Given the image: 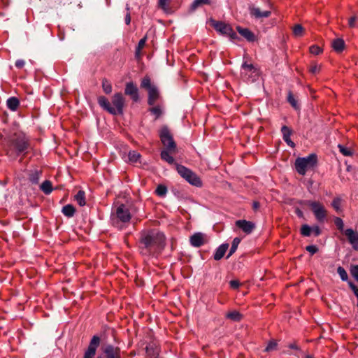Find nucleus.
I'll return each mask as SVG.
<instances>
[{"instance_id":"bb28decb","label":"nucleus","mask_w":358,"mask_h":358,"mask_svg":"<svg viewBox=\"0 0 358 358\" xmlns=\"http://www.w3.org/2000/svg\"><path fill=\"white\" fill-rule=\"evenodd\" d=\"M226 317L234 322H240L243 319V315L241 314L238 311L233 310L227 313Z\"/></svg>"},{"instance_id":"5701e85b","label":"nucleus","mask_w":358,"mask_h":358,"mask_svg":"<svg viewBox=\"0 0 358 358\" xmlns=\"http://www.w3.org/2000/svg\"><path fill=\"white\" fill-rule=\"evenodd\" d=\"M7 107L12 111H15L20 106V101L15 96H11L6 101Z\"/></svg>"},{"instance_id":"393cba45","label":"nucleus","mask_w":358,"mask_h":358,"mask_svg":"<svg viewBox=\"0 0 358 358\" xmlns=\"http://www.w3.org/2000/svg\"><path fill=\"white\" fill-rule=\"evenodd\" d=\"M62 213L67 217H72L76 213V208L73 205L67 204L63 206Z\"/></svg>"},{"instance_id":"de8ad7c7","label":"nucleus","mask_w":358,"mask_h":358,"mask_svg":"<svg viewBox=\"0 0 358 358\" xmlns=\"http://www.w3.org/2000/svg\"><path fill=\"white\" fill-rule=\"evenodd\" d=\"M341 202V199L338 197L334 198L332 201V206L336 211H338L340 209Z\"/></svg>"},{"instance_id":"ea45409f","label":"nucleus","mask_w":358,"mask_h":358,"mask_svg":"<svg viewBox=\"0 0 358 358\" xmlns=\"http://www.w3.org/2000/svg\"><path fill=\"white\" fill-rule=\"evenodd\" d=\"M337 273H338L339 276L341 277L343 281L348 280V275L344 268H343L342 266H338L337 268Z\"/></svg>"},{"instance_id":"c756f323","label":"nucleus","mask_w":358,"mask_h":358,"mask_svg":"<svg viewBox=\"0 0 358 358\" xmlns=\"http://www.w3.org/2000/svg\"><path fill=\"white\" fill-rule=\"evenodd\" d=\"M241 242V238L236 237L234 238L229 252L227 256V259H229L237 250V248Z\"/></svg>"},{"instance_id":"2eb2a0df","label":"nucleus","mask_w":358,"mask_h":358,"mask_svg":"<svg viewBox=\"0 0 358 358\" xmlns=\"http://www.w3.org/2000/svg\"><path fill=\"white\" fill-rule=\"evenodd\" d=\"M344 234L347 236L349 243L352 245V248L358 251V232L355 231L352 229H347Z\"/></svg>"},{"instance_id":"412c9836","label":"nucleus","mask_w":358,"mask_h":358,"mask_svg":"<svg viewBox=\"0 0 358 358\" xmlns=\"http://www.w3.org/2000/svg\"><path fill=\"white\" fill-rule=\"evenodd\" d=\"M229 248V244L228 243H223L221 245H220L215 250V252L213 255V258L215 260H220L221 259L224 254L226 253L227 250Z\"/></svg>"},{"instance_id":"5fc2aeb1","label":"nucleus","mask_w":358,"mask_h":358,"mask_svg":"<svg viewBox=\"0 0 358 358\" xmlns=\"http://www.w3.org/2000/svg\"><path fill=\"white\" fill-rule=\"evenodd\" d=\"M348 285L350 289L353 291L355 295L358 297V287L351 281L348 282Z\"/></svg>"},{"instance_id":"a878e982","label":"nucleus","mask_w":358,"mask_h":358,"mask_svg":"<svg viewBox=\"0 0 358 358\" xmlns=\"http://www.w3.org/2000/svg\"><path fill=\"white\" fill-rule=\"evenodd\" d=\"M40 189L46 195L50 194L52 192V182L50 180H45L41 185Z\"/></svg>"},{"instance_id":"6e6d98bb","label":"nucleus","mask_w":358,"mask_h":358,"mask_svg":"<svg viewBox=\"0 0 358 358\" xmlns=\"http://www.w3.org/2000/svg\"><path fill=\"white\" fill-rule=\"evenodd\" d=\"M357 20V16H353V17H350L348 21L349 27L351 28L355 27L356 26Z\"/></svg>"},{"instance_id":"423d86ee","label":"nucleus","mask_w":358,"mask_h":358,"mask_svg":"<svg viewBox=\"0 0 358 358\" xmlns=\"http://www.w3.org/2000/svg\"><path fill=\"white\" fill-rule=\"evenodd\" d=\"M210 24L222 35L229 36L231 40H235L238 38L236 33L229 24L210 18Z\"/></svg>"},{"instance_id":"a18cd8bd","label":"nucleus","mask_w":358,"mask_h":358,"mask_svg":"<svg viewBox=\"0 0 358 358\" xmlns=\"http://www.w3.org/2000/svg\"><path fill=\"white\" fill-rule=\"evenodd\" d=\"M350 273L355 278V279L358 282V264L351 266Z\"/></svg>"},{"instance_id":"e433bc0d","label":"nucleus","mask_w":358,"mask_h":358,"mask_svg":"<svg viewBox=\"0 0 358 358\" xmlns=\"http://www.w3.org/2000/svg\"><path fill=\"white\" fill-rule=\"evenodd\" d=\"M312 233V227L308 224H303L301 227V234L303 236H310Z\"/></svg>"},{"instance_id":"e2e57ef3","label":"nucleus","mask_w":358,"mask_h":358,"mask_svg":"<svg viewBox=\"0 0 358 358\" xmlns=\"http://www.w3.org/2000/svg\"><path fill=\"white\" fill-rule=\"evenodd\" d=\"M289 348L294 350H299V348L295 343H291L289 345Z\"/></svg>"},{"instance_id":"f704fd0d","label":"nucleus","mask_w":358,"mask_h":358,"mask_svg":"<svg viewBox=\"0 0 358 358\" xmlns=\"http://www.w3.org/2000/svg\"><path fill=\"white\" fill-rule=\"evenodd\" d=\"M102 88L103 92L107 94H110L112 92L111 83L106 78L102 80Z\"/></svg>"},{"instance_id":"aec40b11","label":"nucleus","mask_w":358,"mask_h":358,"mask_svg":"<svg viewBox=\"0 0 358 358\" xmlns=\"http://www.w3.org/2000/svg\"><path fill=\"white\" fill-rule=\"evenodd\" d=\"M238 32L249 42H253L255 40V34L247 28H243L240 26L236 27Z\"/></svg>"},{"instance_id":"13d9d810","label":"nucleus","mask_w":358,"mask_h":358,"mask_svg":"<svg viewBox=\"0 0 358 358\" xmlns=\"http://www.w3.org/2000/svg\"><path fill=\"white\" fill-rule=\"evenodd\" d=\"M24 61L22 60V59H17L16 62H15V66L17 68V69H22L24 66Z\"/></svg>"},{"instance_id":"6e6552de","label":"nucleus","mask_w":358,"mask_h":358,"mask_svg":"<svg viewBox=\"0 0 358 358\" xmlns=\"http://www.w3.org/2000/svg\"><path fill=\"white\" fill-rule=\"evenodd\" d=\"M300 203H304L308 206H310L311 210L314 213L316 219L322 222L324 221L327 217V210L324 206L318 201H301Z\"/></svg>"},{"instance_id":"1a4fd4ad","label":"nucleus","mask_w":358,"mask_h":358,"mask_svg":"<svg viewBox=\"0 0 358 358\" xmlns=\"http://www.w3.org/2000/svg\"><path fill=\"white\" fill-rule=\"evenodd\" d=\"M11 144L17 155L25 153L30 146L28 138L24 135L15 134L11 141Z\"/></svg>"},{"instance_id":"0eeeda50","label":"nucleus","mask_w":358,"mask_h":358,"mask_svg":"<svg viewBox=\"0 0 358 358\" xmlns=\"http://www.w3.org/2000/svg\"><path fill=\"white\" fill-rule=\"evenodd\" d=\"M159 138L162 143L166 149L170 150V152L176 151V143L173 140V136L170 132L169 127L166 125H164L159 130Z\"/></svg>"},{"instance_id":"052dcab7","label":"nucleus","mask_w":358,"mask_h":358,"mask_svg":"<svg viewBox=\"0 0 358 358\" xmlns=\"http://www.w3.org/2000/svg\"><path fill=\"white\" fill-rule=\"evenodd\" d=\"M260 208V203L258 201H254L252 203V208L254 210H257Z\"/></svg>"},{"instance_id":"9d476101","label":"nucleus","mask_w":358,"mask_h":358,"mask_svg":"<svg viewBox=\"0 0 358 358\" xmlns=\"http://www.w3.org/2000/svg\"><path fill=\"white\" fill-rule=\"evenodd\" d=\"M101 350L102 355H99L96 358H122L119 347L111 344H104L101 345Z\"/></svg>"},{"instance_id":"f3484780","label":"nucleus","mask_w":358,"mask_h":358,"mask_svg":"<svg viewBox=\"0 0 358 358\" xmlns=\"http://www.w3.org/2000/svg\"><path fill=\"white\" fill-rule=\"evenodd\" d=\"M249 11L251 16L256 19L268 17L271 15V12L269 10L261 11L259 8L255 7L254 6H249Z\"/></svg>"},{"instance_id":"b1692460","label":"nucleus","mask_w":358,"mask_h":358,"mask_svg":"<svg viewBox=\"0 0 358 358\" xmlns=\"http://www.w3.org/2000/svg\"><path fill=\"white\" fill-rule=\"evenodd\" d=\"M175 152H170V150L165 149L161 152L160 156L162 159L166 162L169 164H176L175 163L174 158L171 155V153H174Z\"/></svg>"},{"instance_id":"ddd939ff","label":"nucleus","mask_w":358,"mask_h":358,"mask_svg":"<svg viewBox=\"0 0 358 358\" xmlns=\"http://www.w3.org/2000/svg\"><path fill=\"white\" fill-rule=\"evenodd\" d=\"M190 244L195 248H199L207 243L206 236L201 232L194 233L189 238Z\"/></svg>"},{"instance_id":"c9c22d12","label":"nucleus","mask_w":358,"mask_h":358,"mask_svg":"<svg viewBox=\"0 0 358 358\" xmlns=\"http://www.w3.org/2000/svg\"><path fill=\"white\" fill-rule=\"evenodd\" d=\"M152 114L155 115V119H158L163 113V111L159 106H156L149 108L148 110Z\"/></svg>"},{"instance_id":"72a5a7b5","label":"nucleus","mask_w":358,"mask_h":358,"mask_svg":"<svg viewBox=\"0 0 358 358\" xmlns=\"http://www.w3.org/2000/svg\"><path fill=\"white\" fill-rule=\"evenodd\" d=\"M210 0H194L190 6L192 10H195L198 7L204 5V4H210Z\"/></svg>"},{"instance_id":"6ab92c4d","label":"nucleus","mask_w":358,"mask_h":358,"mask_svg":"<svg viewBox=\"0 0 358 358\" xmlns=\"http://www.w3.org/2000/svg\"><path fill=\"white\" fill-rule=\"evenodd\" d=\"M98 103L103 110H106L110 114L113 115V113H115L113 107L111 106L108 99L104 96H99L98 97Z\"/></svg>"},{"instance_id":"79ce46f5","label":"nucleus","mask_w":358,"mask_h":358,"mask_svg":"<svg viewBox=\"0 0 358 358\" xmlns=\"http://www.w3.org/2000/svg\"><path fill=\"white\" fill-rule=\"evenodd\" d=\"M276 348H277V343H276V341H271L268 343V345H267V346L266 347V348H265L264 351H265V352H271V351L275 350L276 349Z\"/></svg>"},{"instance_id":"49530a36","label":"nucleus","mask_w":358,"mask_h":358,"mask_svg":"<svg viewBox=\"0 0 358 358\" xmlns=\"http://www.w3.org/2000/svg\"><path fill=\"white\" fill-rule=\"evenodd\" d=\"M334 224L339 231L343 230L344 224L343 220L340 217H336L334 219Z\"/></svg>"},{"instance_id":"cd10ccee","label":"nucleus","mask_w":358,"mask_h":358,"mask_svg":"<svg viewBox=\"0 0 358 358\" xmlns=\"http://www.w3.org/2000/svg\"><path fill=\"white\" fill-rule=\"evenodd\" d=\"M41 176V171L35 170L29 174V179L32 184H38Z\"/></svg>"},{"instance_id":"f03ea898","label":"nucleus","mask_w":358,"mask_h":358,"mask_svg":"<svg viewBox=\"0 0 358 358\" xmlns=\"http://www.w3.org/2000/svg\"><path fill=\"white\" fill-rule=\"evenodd\" d=\"M131 215L124 204L117 207L115 213L111 215L112 224L120 230H122L130 222Z\"/></svg>"},{"instance_id":"37998d69","label":"nucleus","mask_w":358,"mask_h":358,"mask_svg":"<svg viewBox=\"0 0 358 358\" xmlns=\"http://www.w3.org/2000/svg\"><path fill=\"white\" fill-rule=\"evenodd\" d=\"M241 67L243 69L252 73L255 72L257 70L256 68L252 64H249L247 62L243 63Z\"/></svg>"},{"instance_id":"09e8293b","label":"nucleus","mask_w":358,"mask_h":358,"mask_svg":"<svg viewBox=\"0 0 358 358\" xmlns=\"http://www.w3.org/2000/svg\"><path fill=\"white\" fill-rule=\"evenodd\" d=\"M306 250L310 252L312 255L318 252V248L314 245H310L306 247Z\"/></svg>"},{"instance_id":"2f4dec72","label":"nucleus","mask_w":358,"mask_h":358,"mask_svg":"<svg viewBox=\"0 0 358 358\" xmlns=\"http://www.w3.org/2000/svg\"><path fill=\"white\" fill-rule=\"evenodd\" d=\"M146 41H147V36H144L143 38H141L138 43V45L136 48V57H141V50L144 48L145 45V43H146Z\"/></svg>"},{"instance_id":"a211bd4d","label":"nucleus","mask_w":358,"mask_h":358,"mask_svg":"<svg viewBox=\"0 0 358 358\" xmlns=\"http://www.w3.org/2000/svg\"><path fill=\"white\" fill-rule=\"evenodd\" d=\"M282 138L285 142L290 147L294 148L295 143L290 139V136L292 134V130L288 127L284 125L281 128Z\"/></svg>"},{"instance_id":"f8f14e48","label":"nucleus","mask_w":358,"mask_h":358,"mask_svg":"<svg viewBox=\"0 0 358 358\" xmlns=\"http://www.w3.org/2000/svg\"><path fill=\"white\" fill-rule=\"evenodd\" d=\"M125 99L121 93H116L112 97V103L115 113L113 115H122L123 114V108L124 106Z\"/></svg>"},{"instance_id":"680f3d73","label":"nucleus","mask_w":358,"mask_h":358,"mask_svg":"<svg viewBox=\"0 0 358 358\" xmlns=\"http://www.w3.org/2000/svg\"><path fill=\"white\" fill-rule=\"evenodd\" d=\"M295 213L298 215V217H303V213L299 208H296Z\"/></svg>"},{"instance_id":"69168bd1","label":"nucleus","mask_w":358,"mask_h":358,"mask_svg":"<svg viewBox=\"0 0 358 358\" xmlns=\"http://www.w3.org/2000/svg\"><path fill=\"white\" fill-rule=\"evenodd\" d=\"M306 358H313V357L312 356H310V355H306Z\"/></svg>"},{"instance_id":"338daca9","label":"nucleus","mask_w":358,"mask_h":358,"mask_svg":"<svg viewBox=\"0 0 358 358\" xmlns=\"http://www.w3.org/2000/svg\"><path fill=\"white\" fill-rule=\"evenodd\" d=\"M357 307H358V297H357Z\"/></svg>"},{"instance_id":"603ef678","label":"nucleus","mask_w":358,"mask_h":358,"mask_svg":"<svg viewBox=\"0 0 358 358\" xmlns=\"http://www.w3.org/2000/svg\"><path fill=\"white\" fill-rule=\"evenodd\" d=\"M320 67L316 64H312L310 66L309 71L311 73L315 74L320 71Z\"/></svg>"},{"instance_id":"20e7f679","label":"nucleus","mask_w":358,"mask_h":358,"mask_svg":"<svg viewBox=\"0 0 358 358\" xmlns=\"http://www.w3.org/2000/svg\"><path fill=\"white\" fill-rule=\"evenodd\" d=\"M178 173L190 185L196 187H201L203 182L200 177L191 169L183 165L176 164Z\"/></svg>"},{"instance_id":"0e129e2a","label":"nucleus","mask_w":358,"mask_h":358,"mask_svg":"<svg viewBox=\"0 0 358 358\" xmlns=\"http://www.w3.org/2000/svg\"><path fill=\"white\" fill-rule=\"evenodd\" d=\"M126 10H127V12H129V10H130V8H129V4H127V5H126Z\"/></svg>"},{"instance_id":"473e14b6","label":"nucleus","mask_w":358,"mask_h":358,"mask_svg":"<svg viewBox=\"0 0 358 358\" xmlns=\"http://www.w3.org/2000/svg\"><path fill=\"white\" fill-rule=\"evenodd\" d=\"M338 148L339 149L340 152L344 156L350 157L353 155V150L343 145L338 144Z\"/></svg>"},{"instance_id":"f257e3e1","label":"nucleus","mask_w":358,"mask_h":358,"mask_svg":"<svg viewBox=\"0 0 358 358\" xmlns=\"http://www.w3.org/2000/svg\"><path fill=\"white\" fill-rule=\"evenodd\" d=\"M166 246V238L163 233L155 229L143 231L140 234L138 248L141 255L157 256Z\"/></svg>"},{"instance_id":"4be33fe9","label":"nucleus","mask_w":358,"mask_h":358,"mask_svg":"<svg viewBox=\"0 0 358 358\" xmlns=\"http://www.w3.org/2000/svg\"><path fill=\"white\" fill-rule=\"evenodd\" d=\"M331 46L336 52L340 53L345 48V41L342 38H336L332 41Z\"/></svg>"},{"instance_id":"39448f33","label":"nucleus","mask_w":358,"mask_h":358,"mask_svg":"<svg viewBox=\"0 0 358 358\" xmlns=\"http://www.w3.org/2000/svg\"><path fill=\"white\" fill-rule=\"evenodd\" d=\"M141 87L146 90L148 92V103L154 106L159 97V92L156 85L151 83L150 78L144 77L141 83Z\"/></svg>"},{"instance_id":"dca6fc26","label":"nucleus","mask_w":358,"mask_h":358,"mask_svg":"<svg viewBox=\"0 0 358 358\" xmlns=\"http://www.w3.org/2000/svg\"><path fill=\"white\" fill-rule=\"evenodd\" d=\"M236 226L243 230L247 234H250L255 228V224L245 220H238L236 222Z\"/></svg>"},{"instance_id":"58836bf2","label":"nucleus","mask_w":358,"mask_h":358,"mask_svg":"<svg viewBox=\"0 0 358 358\" xmlns=\"http://www.w3.org/2000/svg\"><path fill=\"white\" fill-rule=\"evenodd\" d=\"M304 29L303 27L299 24H295L293 27V34L295 36L299 37L301 36L303 34Z\"/></svg>"},{"instance_id":"a19ab883","label":"nucleus","mask_w":358,"mask_h":358,"mask_svg":"<svg viewBox=\"0 0 358 358\" xmlns=\"http://www.w3.org/2000/svg\"><path fill=\"white\" fill-rule=\"evenodd\" d=\"M287 101L290 103V105L294 108H298V103H297V101L295 99L293 94L292 93V92H289L288 93V95H287Z\"/></svg>"},{"instance_id":"4c0bfd02","label":"nucleus","mask_w":358,"mask_h":358,"mask_svg":"<svg viewBox=\"0 0 358 358\" xmlns=\"http://www.w3.org/2000/svg\"><path fill=\"white\" fill-rule=\"evenodd\" d=\"M155 192L159 196H164L167 193V187L164 185H159L155 189Z\"/></svg>"},{"instance_id":"7ed1b4c3","label":"nucleus","mask_w":358,"mask_h":358,"mask_svg":"<svg viewBox=\"0 0 358 358\" xmlns=\"http://www.w3.org/2000/svg\"><path fill=\"white\" fill-rule=\"evenodd\" d=\"M317 163V157L315 154H310L306 157H298L295 160L294 166L296 172L305 176L308 169H313Z\"/></svg>"},{"instance_id":"4468645a","label":"nucleus","mask_w":358,"mask_h":358,"mask_svg":"<svg viewBox=\"0 0 358 358\" xmlns=\"http://www.w3.org/2000/svg\"><path fill=\"white\" fill-rule=\"evenodd\" d=\"M124 94L130 96L131 99L135 102H137L139 99L138 89L132 82L126 83Z\"/></svg>"},{"instance_id":"bf43d9fd","label":"nucleus","mask_w":358,"mask_h":358,"mask_svg":"<svg viewBox=\"0 0 358 358\" xmlns=\"http://www.w3.org/2000/svg\"><path fill=\"white\" fill-rule=\"evenodd\" d=\"M131 22V15L130 12H127L125 16V23L127 24H129Z\"/></svg>"},{"instance_id":"c03bdc74","label":"nucleus","mask_w":358,"mask_h":358,"mask_svg":"<svg viewBox=\"0 0 358 358\" xmlns=\"http://www.w3.org/2000/svg\"><path fill=\"white\" fill-rule=\"evenodd\" d=\"M310 52L313 55H317L322 52V49L316 45H313L310 47Z\"/></svg>"},{"instance_id":"4d7b16f0","label":"nucleus","mask_w":358,"mask_h":358,"mask_svg":"<svg viewBox=\"0 0 358 358\" xmlns=\"http://www.w3.org/2000/svg\"><path fill=\"white\" fill-rule=\"evenodd\" d=\"M312 232H313L315 236H318L321 234V229L318 226H314L312 227Z\"/></svg>"},{"instance_id":"7c9ffc66","label":"nucleus","mask_w":358,"mask_h":358,"mask_svg":"<svg viewBox=\"0 0 358 358\" xmlns=\"http://www.w3.org/2000/svg\"><path fill=\"white\" fill-rule=\"evenodd\" d=\"M141 157V154L134 150L130 151L128 154L129 160L131 163L138 162L140 160Z\"/></svg>"},{"instance_id":"3c124183","label":"nucleus","mask_w":358,"mask_h":358,"mask_svg":"<svg viewBox=\"0 0 358 358\" xmlns=\"http://www.w3.org/2000/svg\"><path fill=\"white\" fill-rule=\"evenodd\" d=\"M151 350L152 348H150V347H146V352L148 355L150 357V358H159V353H155L154 351L152 352Z\"/></svg>"},{"instance_id":"9b49d317","label":"nucleus","mask_w":358,"mask_h":358,"mask_svg":"<svg viewBox=\"0 0 358 358\" xmlns=\"http://www.w3.org/2000/svg\"><path fill=\"white\" fill-rule=\"evenodd\" d=\"M101 344V338L99 336L94 335L91 338L89 345L85 352L83 358H94L96 355L97 348Z\"/></svg>"},{"instance_id":"864d4df0","label":"nucleus","mask_w":358,"mask_h":358,"mask_svg":"<svg viewBox=\"0 0 358 358\" xmlns=\"http://www.w3.org/2000/svg\"><path fill=\"white\" fill-rule=\"evenodd\" d=\"M229 285L231 289H236L240 287L241 283L238 280H233L229 282Z\"/></svg>"},{"instance_id":"8fccbe9b","label":"nucleus","mask_w":358,"mask_h":358,"mask_svg":"<svg viewBox=\"0 0 358 358\" xmlns=\"http://www.w3.org/2000/svg\"><path fill=\"white\" fill-rule=\"evenodd\" d=\"M169 0H158L159 7L163 9L164 10H166L169 8Z\"/></svg>"},{"instance_id":"c85d7f7f","label":"nucleus","mask_w":358,"mask_h":358,"mask_svg":"<svg viewBox=\"0 0 358 358\" xmlns=\"http://www.w3.org/2000/svg\"><path fill=\"white\" fill-rule=\"evenodd\" d=\"M75 200L79 206H84L85 205V193L83 190H79L75 196Z\"/></svg>"}]
</instances>
